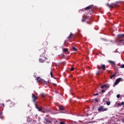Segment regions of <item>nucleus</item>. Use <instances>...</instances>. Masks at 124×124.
Returning <instances> with one entry per match:
<instances>
[{
    "label": "nucleus",
    "mask_w": 124,
    "mask_h": 124,
    "mask_svg": "<svg viewBox=\"0 0 124 124\" xmlns=\"http://www.w3.org/2000/svg\"><path fill=\"white\" fill-rule=\"evenodd\" d=\"M107 110H108V108H104V107L102 106H99L98 108V112H100V111H102V112H104L105 111H107Z\"/></svg>",
    "instance_id": "1"
},
{
    "label": "nucleus",
    "mask_w": 124,
    "mask_h": 124,
    "mask_svg": "<svg viewBox=\"0 0 124 124\" xmlns=\"http://www.w3.org/2000/svg\"><path fill=\"white\" fill-rule=\"evenodd\" d=\"M97 68L98 69H103V70H105L106 69V66H105V64H101V66L99 65H97Z\"/></svg>",
    "instance_id": "2"
},
{
    "label": "nucleus",
    "mask_w": 124,
    "mask_h": 124,
    "mask_svg": "<svg viewBox=\"0 0 124 124\" xmlns=\"http://www.w3.org/2000/svg\"><path fill=\"white\" fill-rule=\"evenodd\" d=\"M32 99L33 102H34V103H35L36 102V100H37V99H38V97L37 96H35V95H34V94L32 93Z\"/></svg>",
    "instance_id": "3"
},
{
    "label": "nucleus",
    "mask_w": 124,
    "mask_h": 124,
    "mask_svg": "<svg viewBox=\"0 0 124 124\" xmlns=\"http://www.w3.org/2000/svg\"><path fill=\"white\" fill-rule=\"evenodd\" d=\"M42 113H52V110L48 108H43Z\"/></svg>",
    "instance_id": "4"
},
{
    "label": "nucleus",
    "mask_w": 124,
    "mask_h": 124,
    "mask_svg": "<svg viewBox=\"0 0 124 124\" xmlns=\"http://www.w3.org/2000/svg\"><path fill=\"white\" fill-rule=\"evenodd\" d=\"M121 80H122V78H121L116 79L114 83L113 87H115V86H117V85H118V84H119V83L121 82Z\"/></svg>",
    "instance_id": "5"
},
{
    "label": "nucleus",
    "mask_w": 124,
    "mask_h": 124,
    "mask_svg": "<svg viewBox=\"0 0 124 124\" xmlns=\"http://www.w3.org/2000/svg\"><path fill=\"white\" fill-rule=\"evenodd\" d=\"M108 62L109 63H110V64H111V65H112V66H116V63H115V62L114 61L109 60Z\"/></svg>",
    "instance_id": "6"
},
{
    "label": "nucleus",
    "mask_w": 124,
    "mask_h": 124,
    "mask_svg": "<svg viewBox=\"0 0 124 124\" xmlns=\"http://www.w3.org/2000/svg\"><path fill=\"white\" fill-rule=\"evenodd\" d=\"M107 6H108L109 8H114V3H111L110 5L109 3L106 4Z\"/></svg>",
    "instance_id": "7"
},
{
    "label": "nucleus",
    "mask_w": 124,
    "mask_h": 124,
    "mask_svg": "<svg viewBox=\"0 0 124 124\" xmlns=\"http://www.w3.org/2000/svg\"><path fill=\"white\" fill-rule=\"evenodd\" d=\"M92 8H93V6H88L85 8V10H89V9H92Z\"/></svg>",
    "instance_id": "8"
},
{
    "label": "nucleus",
    "mask_w": 124,
    "mask_h": 124,
    "mask_svg": "<svg viewBox=\"0 0 124 124\" xmlns=\"http://www.w3.org/2000/svg\"><path fill=\"white\" fill-rule=\"evenodd\" d=\"M36 80L37 81V82H38V83H39V82H40V81H42V78H41L40 77H38L36 78Z\"/></svg>",
    "instance_id": "9"
},
{
    "label": "nucleus",
    "mask_w": 124,
    "mask_h": 124,
    "mask_svg": "<svg viewBox=\"0 0 124 124\" xmlns=\"http://www.w3.org/2000/svg\"><path fill=\"white\" fill-rule=\"evenodd\" d=\"M116 75H117V73H115L114 74L111 75L110 77V79H112V78H115L116 77Z\"/></svg>",
    "instance_id": "10"
},
{
    "label": "nucleus",
    "mask_w": 124,
    "mask_h": 124,
    "mask_svg": "<svg viewBox=\"0 0 124 124\" xmlns=\"http://www.w3.org/2000/svg\"><path fill=\"white\" fill-rule=\"evenodd\" d=\"M41 96L43 97V98H45V97H46V94H45L44 93H41Z\"/></svg>",
    "instance_id": "11"
},
{
    "label": "nucleus",
    "mask_w": 124,
    "mask_h": 124,
    "mask_svg": "<svg viewBox=\"0 0 124 124\" xmlns=\"http://www.w3.org/2000/svg\"><path fill=\"white\" fill-rule=\"evenodd\" d=\"M118 37H119L120 38H123V37H124V34H118Z\"/></svg>",
    "instance_id": "12"
},
{
    "label": "nucleus",
    "mask_w": 124,
    "mask_h": 124,
    "mask_svg": "<svg viewBox=\"0 0 124 124\" xmlns=\"http://www.w3.org/2000/svg\"><path fill=\"white\" fill-rule=\"evenodd\" d=\"M73 37V34L71 33L70 35L68 37V39H70V38H72Z\"/></svg>",
    "instance_id": "13"
},
{
    "label": "nucleus",
    "mask_w": 124,
    "mask_h": 124,
    "mask_svg": "<svg viewBox=\"0 0 124 124\" xmlns=\"http://www.w3.org/2000/svg\"><path fill=\"white\" fill-rule=\"evenodd\" d=\"M68 51V49L65 48H63V52L64 53H66Z\"/></svg>",
    "instance_id": "14"
},
{
    "label": "nucleus",
    "mask_w": 124,
    "mask_h": 124,
    "mask_svg": "<svg viewBox=\"0 0 124 124\" xmlns=\"http://www.w3.org/2000/svg\"><path fill=\"white\" fill-rule=\"evenodd\" d=\"M59 108L60 109V110H61V111H63V110H64V108H63V107L62 106H59Z\"/></svg>",
    "instance_id": "15"
},
{
    "label": "nucleus",
    "mask_w": 124,
    "mask_h": 124,
    "mask_svg": "<svg viewBox=\"0 0 124 124\" xmlns=\"http://www.w3.org/2000/svg\"><path fill=\"white\" fill-rule=\"evenodd\" d=\"M37 109L38 110V111L39 112H42V110H43V108H38Z\"/></svg>",
    "instance_id": "16"
},
{
    "label": "nucleus",
    "mask_w": 124,
    "mask_h": 124,
    "mask_svg": "<svg viewBox=\"0 0 124 124\" xmlns=\"http://www.w3.org/2000/svg\"><path fill=\"white\" fill-rule=\"evenodd\" d=\"M113 6H115L116 7H118L119 6V4L118 3H113Z\"/></svg>",
    "instance_id": "17"
},
{
    "label": "nucleus",
    "mask_w": 124,
    "mask_h": 124,
    "mask_svg": "<svg viewBox=\"0 0 124 124\" xmlns=\"http://www.w3.org/2000/svg\"><path fill=\"white\" fill-rule=\"evenodd\" d=\"M39 62H45V61L42 59L40 58Z\"/></svg>",
    "instance_id": "18"
},
{
    "label": "nucleus",
    "mask_w": 124,
    "mask_h": 124,
    "mask_svg": "<svg viewBox=\"0 0 124 124\" xmlns=\"http://www.w3.org/2000/svg\"><path fill=\"white\" fill-rule=\"evenodd\" d=\"M85 19H89V14H86V15L85 16V17H84Z\"/></svg>",
    "instance_id": "19"
},
{
    "label": "nucleus",
    "mask_w": 124,
    "mask_h": 124,
    "mask_svg": "<svg viewBox=\"0 0 124 124\" xmlns=\"http://www.w3.org/2000/svg\"><path fill=\"white\" fill-rule=\"evenodd\" d=\"M106 104L107 105L109 106L111 104V102H110V101H108L106 102Z\"/></svg>",
    "instance_id": "20"
},
{
    "label": "nucleus",
    "mask_w": 124,
    "mask_h": 124,
    "mask_svg": "<svg viewBox=\"0 0 124 124\" xmlns=\"http://www.w3.org/2000/svg\"><path fill=\"white\" fill-rule=\"evenodd\" d=\"M45 121L46 122V123H51V121L48 120L47 118L45 119Z\"/></svg>",
    "instance_id": "21"
},
{
    "label": "nucleus",
    "mask_w": 124,
    "mask_h": 124,
    "mask_svg": "<svg viewBox=\"0 0 124 124\" xmlns=\"http://www.w3.org/2000/svg\"><path fill=\"white\" fill-rule=\"evenodd\" d=\"M82 18H83L81 20V21H82V22H83V23H84V22H85V21H86V20H87V19L84 17H82Z\"/></svg>",
    "instance_id": "22"
},
{
    "label": "nucleus",
    "mask_w": 124,
    "mask_h": 124,
    "mask_svg": "<svg viewBox=\"0 0 124 124\" xmlns=\"http://www.w3.org/2000/svg\"><path fill=\"white\" fill-rule=\"evenodd\" d=\"M72 49L73 50V51H77V48H76V47L74 46H73Z\"/></svg>",
    "instance_id": "23"
},
{
    "label": "nucleus",
    "mask_w": 124,
    "mask_h": 124,
    "mask_svg": "<svg viewBox=\"0 0 124 124\" xmlns=\"http://www.w3.org/2000/svg\"><path fill=\"white\" fill-rule=\"evenodd\" d=\"M0 119H2V112H0Z\"/></svg>",
    "instance_id": "24"
},
{
    "label": "nucleus",
    "mask_w": 124,
    "mask_h": 124,
    "mask_svg": "<svg viewBox=\"0 0 124 124\" xmlns=\"http://www.w3.org/2000/svg\"><path fill=\"white\" fill-rule=\"evenodd\" d=\"M50 76L53 78V72L52 71H50Z\"/></svg>",
    "instance_id": "25"
},
{
    "label": "nucleus",
    "mask_w": 124,
    "mask_h": 124,
    "mask_svg": "<svg viewBox=\"0 0 124 124\" xmlns=\"http://www.w3.org/2000/svg\"><path fill=\"white\" fill-rule=\"evenodd\" d=\"M105 88H109V85H107L106 84L104 85Z\"/></svg>",
    "instance_id": "26"
},
{
    "label": "nucleus",
    "mask_w": 124,
    "mask_h": 124,
    "mask_svg": "<svg viewBox=\"0 0 124 124\" xmlns=\"http://www.w3.org/2000/svg\"><path fill=\"white\" fill-rule=\"evenodd\" d=\"M71 71H74V67H71L70 69Z\"/></svg>",
    "instance_id": "27"
},
{
    "label": "nucleus",
    "mask_w": 124,
    "mask_h": 124,
    "mask_svg": "<svg viewBox=\"0 0 124 124\" xmlns=\"http://www.w3.org/2000/svg\"><path fill=\"white\" fill-rule=\"evenodd\" d=\"M99 73H100V72L99 71H98L96 72V75H99Z\"/></svg>",
    "instance_id": "28"
},
{
    "label": "nucleus",
    "mask_w": 124,
    "mask_h": 124,
    "mask_svg": "<svg viewBox=\"0 0 124 124\" xmlns=\"http://www.w3.org/2000/svg\"><path fill=\"white\" fill-rule=\"evenodd\" d=\"M35 108H36V109H38V107H37V104H36V103H35Z\"/></svg>",
    "instance_id": "29"
},
{
    "label": "nucleus",
    "mask_w": 124,
    "mask_h": 124,
    "mask_svg": "<svg viewBox=\"0 0 124 124\" xmlns=\"http://www.w3.org/2000/svg\"><path fill=\"white\" fill-rule=\"evenodd\" d=\"M121 68H124V64H122L121 66H120Z\"/></svg>",
    "instance_id": "30"
},
{
    "label": "nucleus",
    "mask_w": 124,
    "mask_h": 124,
    "mask_svg": "<svg viewBox=\"0 0 124 124\" xmlns=\"http://www.w3.org/2000/svg\"><path fill=\"white\" fill-rule=\"evenodd\" d=\"M96 102H98V99L97 98H95L94 100Z\"/></svg>",
    "instance_id": "31"
},
{
    "label": "nucleus",
    "mask_w": 124,
    "mask_h": 124,
    "mask_svg": "<svg viewBox=\"0 0 124 124\" xmlns=\"http://www.w3.org/2000/svg\"><path fill=\"white\" fill-rule=\"evenodd\" d=\"M116 96H117V98H120V94H117Z\"/></svg>",
    "instance_id": "32"
},
{
    "label": "nucleus",
    "mask_w": 124,
    "mask_h": 124,
    "mask_svg": "<svg viewBox=\"0 0 124 124\" xmlns=\"http://www.w3.org/2000/svg\"><path fill=\"white\" fill-rule=\"evenodd\" d=\"M122 41H124V39H121L119 40V42H122Z\"/></svg>",
    "instance_id": "33"
},
{
    "label": "nucleus",
    "mask_w": 124,
    "mask_h": 124,
    "mask_svg": "<svg viewBox=\"0 0 124 124\" xmlns=\"http://www.w3.org/2000/svg\"><path fill=\"white\" fill-rule=\"evenodd\" d=\"M60 124H64L65 123L64 122H60Z\"/></svg>",
    "instance_id": "34"
},
{
    "label": "nucleus",
    "mask_w": 124,
    "mask_h": 124,
    "mask_svg": "<svg viewBox=\"0 0 124 124\" xmlns=\"http://www.w3.org/2000/svg\"><path fill=\"white\" fill-rule=\"evenodd\" d=\"M94 96L98 95V93H96L94 94Z\"/></svg>",
    "instance_id": "35"
},
{
    "label": "nucleus",
    "mask_w": 124,
    "mask_h": 124,
    "mask_svg": "<svg viewBox=\"0 0 124 124\" xmlns=\"http://www.w3.org/2000/svg\"><path fill=\"white\" fill-rule=\"evenodd\" d=\"M101 89H103L104 88H105L104 87V85H102L101 87Z\"/></svg>",
    "instance_id": "36"
},
{
    "label": "nucleus",
    "mask_w": 124,
    "mask_h": 124,
    "mask_svg": "<svg viewBox=\"0 0 124 124\" xmlns=\"http://www.w3.org/2000/svg\"><path fill=\"white\" fill-rule=\"evenodd\" d=\"M121 105H124V102H121Z\"/></svg>",
    "instance_id": "37"
},
{
    "label": "nucleus",
    "mask_w": 124,
    "mask_h": 124,
    "mask_svg": "<svg viewBox=\"0 0 124 124\" xmlns=\"http://www.w3.org/2000/svg\"><path fill=\"white\" fill-rule=\"evenodd\" d=\"M102 93H105V90H102Z\"/></svg>",
    "instance_id": "38"
},
{
    "label": "nucleus",
    "mask_w": 124,
    "mask_h": 124,
    "mask_svg": "<svg viewBox=\"0 0 124 124\" xmlns=\"http://www.w3.org/2000/svg\"><path fill=\"white\" fill-rule=\"evenodd\" d=\"M118 105H119V106H121V105H122L121 103H118Z\"/></svg>",
    "instance_id": "39"
},
{
    "label": "nucleus",
    "mask_w": 124,
    "mask_h": 124,
    "mask_svg": "<svg viewBox=\"0 0 124 124\" xmlns=\"http://www.w3.org/2000/svg\"><path fill=\"white\" fill-rule=\"evenodd\" d=\"M2 106L3 107H4V104H2Z\"/></svg>",
    "instance_id": "40"
},
{
    "label": "nucleus",
    "mask_w": 124,
    "mask_h": 124,
    "mask_svg": "<svg viewBox=\"0 0 124 124\" xmlns=\"http://www.w3.org/2000/svg\"><path fill=\"white\" fill-rule=\"evenodd\" d=\"M78 34H80V31H78Z\"/></svg>",
    "instance_id": "41"
},
{
    "label": "nucleus",
    "mask_w": 124,
    "mask_h": 124,
    "mask_svg": "<svg viewBox=\"0 0 124 124\" xmlns=\"http://www.w3.org/2000/svg\"><path fill=\"white\" fill-rule=\"evenodd\" d=\"M46 44V45H47L48 44H47V42L45 43Z\"/></svg>",
    "instance_id": "42"
},
{
    "label": "nucleus",
    "mask_w": 124,
    "mask_h": 124,
    "mask_svg": "<svg viewBox=\"0 0 124 124\" xmlns=\"http://www.w3.org/2000/svg\"><path fill=\"white\" fill-rule=\"evenodd\" d=\"M91 11H92V12H93V9H92Z\"/></svg>",
    "instance_id": "43"
},
{
    "label": "nucleus",
    "mask_w": 124,
    "mask_h": 124,
    "mask_svg": "<svg viewBox=\"0 0 124 124\" xmlns=\"http://www.w3.org/2000/svg\"><path fill=\"white\" fill-rule=\"evenodd\" d=\"M123 45H124V42H123Z\"/></svg>",
    "instance_id": "44"
}]
</instances>
